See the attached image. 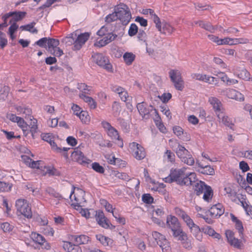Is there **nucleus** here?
Wrapping results in <instances>:
<instances>
[{"label": "nucleus", "mask_w": 252, "mask_h": 252, "mask_svg": "<svg viewBox=\"0 0 252 252\" xmlns=\"http://www.w3.org/2000/svg\"><path fill=\"white\" fill-rule=\"evenodd\" d=\"M9 89L7 87H4L2 90L0 91V100L4 101L7 98L9 94Z\"/></svg>", "instance_id": "de8ad7c7"}, {"label": "nucleus", "mask_w": 252, "mask_h": 252, "mask_svg": "<svg viewBox=\"0 0 252 252\" xmlns=\"http://www.w3.org/2000/svg\"><path fill=\"white\" fill-rule=\"evenodd\" d=\"M175 29L173 28L170 24L168 23H165L163 26L162 29L161 28V32L160 33H163L164 34L168 33L169 34H171L174 31Z\"/></svg>", "instance_id": "37998d69"}, {"label": "nucleus", "mask_w": 252, "mask_h": 252, "mask_svg": "<svg viewBox=\"0 0 252 252\" xmlns=\"http://www.w3.org/2000/svg\"><path fill=\"white\" fill-rule=\"evenodd\" d=\"M76 37L77 34L73 32L68 35V36L63 38L62 41L66 44V46H70L72 44L75 45V38Z\"/></svg>", "instance_id": "473e14b6"}, {"label": "nucleus", "mask_w": 252, "mask_h": 252, "mask_svg": "<svg viewBox=\"0 0 252 252\" xmlns=\"http://www.w3.org/2000/svg\"><path fill=\"white\" fill-rule=\"evenodd\" d=\"M186 168L183 167L180 169L171 168L169 175L165 178L164 181L166 183L176 182L179 185L182 183L183 176L185 174Z\"/></svg>", "instance_id": "39448f33"}, {"label": "nucleus", "mask_w": 252, "mask_h": 252, "mask_svg": "<svg viewBox=\"0 0 252 252\" xmlns=\"http://www.w3.org/2000/svg\"><path fill=\"white\" fill-rule=\"evenodd\" d=\"M10 189V187L8 184L0 181V191H6Z\"/></svg>", "instance_id": "0e129e2a"}, {"label": "nucleus", "mask_w": 252, "mask_h": 252, "mask_svg": "<svg viewBox=\"0 0 252 252\" xmlns=\"http://www.w3.org/2000/svg\"><path fill=\"white\" fill-rule=\"evenodd\" d=\"M31 237L34 242L40 245H44L45 243L46 245L47 244L44 237L38 233L32 232L31 235Z\"/></svg>", "instance_id": "2f4dec72"}, {"label": "nucleus", "mask_w": 252, "mask_h": 252, "mask_svg": "<svg viewBox=\"0 0 252 252\" xmlns=\"http://www.w3.org/2000/svg\"><path fill=\"white\" fill-rule=\"evenodd\" d=\"M60 42L58 39L55 38H48V41L47 46V50L51 54L57 56L61 57L63 55V50L58 47Z\"/></svg>", "instance_id": "6e6552de"}, {"label": "nucleus", "mask_w": 252, "mask_h": 252, "mask_svg": "<svg viewBox=\"0 0 252 252\" xmlns=\"http://www.w3.org/2000/svg\"><path fill=\"white\" fill-rule=\"evenodd\" d=\"M160 111L166 116L169 119H171L172 117L171 114L170 112L169 109L165 106H160Z\"/></svg>", "instance_id": "69168bd1"}, {"label": "nucleus", "mask_w": 252, "mask_h": 252, "mask_svg": "<svg viewBox=\"0 0 252 252\" xmlns=\"http://www.w3.org/2000/svg\"><path fill=\"white\" fill-rule=\"evenodd\" d=\"M221 114L222 115L221 117L217 116L220 121H221L226 126L232 128L233 124L231 122L230 119L226 116L225 111L222 112Z\"/></svg>", "instance_id": "72a5a7b5"}, {"label": "nucleus", "mask_w": 252, "mask_h": 252, "mask_svg": "<svg viewBox=\"0 0 252 252\" xmlns=\"http://www.w3.org/2000/svg\"><path fill=\"white\" fill-rule=\"evenodd\" d=\"M209 212L212 217L218 218L223 214L224 208L222 204L218 203L212 206Z\"/></svg>", "instance_id": "4be33fe9"}, {"label": "nucleus", "mask_w": 252, "mask_h": 252, "mask_svg": "<svg viewBox=\"0 0 252 252\" xmlns=\"http://www.w3.org/2000/svg\"><path fill=\"white\" fill-rule=\"evenodd\" d=\"M79 96L81 99L84 100V101H85L88 104L91 109H94L96 108V103L93 98L87 96L83 93L80 94H79Z\"/></svg>", "instance_id": "c756f323"}, {"label": "nucleus", "mask_w": 252, "mask_h": 252, "mask_svg": "<svg viewBox=\"0 0 252 252\" xmlns=\"http://www.w3.org/2000/svg\"><path fill=\"white\" fill-rule=\"evenodd\" d=\"M194 191L197 195H200L203 193V198L207 202L211 200L213 195V191L211 187L207 186L204 182L201 181L195 183Z\"/></svg>", "instance_id": "f03ea898"}, {"label": "nucleus", "mask_w": 252, "mask_h": 252, "mask_svg": "<svg viewBox=\"0 0 252 252\" xmlns=\"http://www.w3.org/2000/svg\"><path fill=\"white\" fill-rule=\"evenodd\" d=\"M63 247L66 252H82L81 247L78 244L75 245L70 242H64Z\"/></svg>", "instance_id": "a878e982"}, {"label": "nucleus", "mask_w": 252, "mask_h": 252, "mask_svg": "<svg viewBox=\"0 0 252 252\" xmlns=\"http://www.w3.org/2000/svg\"><path fill=\"white\" fill-rule=\"evenodd\" d=\"M14 14L12 15V18L10 21V23H16L23 19L26 15V12L15 11Z\"/></svg>", "instance_id": "c9c22d12"}, {"label": "nucleus", "mask_w": 252, "mask_h": 252, "mask_svg": "<svg viewBox=\"0 0 252 252\" xmlns=\"http://www.w3.org/2000/svg\"><path fill=\"white\" fill-rule=\"evenodd\" d=\"M7 44V40L6 38L5 34L2 32H0V46L3 48Z\"/></svg>", "instance_id": "5fc2aeb1"}, {"label": "nucleus", "mask_w": 252, "mask_h": 252, "mask_svg": "<svg viewBox=\"0 0 252 252\" xmlns=\"http://www.w3.org/2000/svg\"><path fill=\"white\" fill-rule=\"evenodd\" d=\"M0 228L3 232H7L12 231L13 228V226L11 225L9 223L5 222L0 224Z\"/></svg>", "instance_id": "49530a36"}, {"label": "nucleus", "mask_w": 252, "mask_h": 252, "mask_svg": "<svg viewBox=\"0 0 252 252\" xmlns=\"http://www.w3.org/2000/svg\"><path fill=\"white\" fill-rule=\"evenodd\" d=\"M209 102L213 106L217 116L221 117V113L225 111L224 108L220 101L216 97H210L209 98Z\"/></svg>", "instance_id": "2eb2a0df"}, {"label": "nucleus", "mask_w": 252, "mask_h": 252, "mask_svg": "<svg viewBox=\"0 0 252 252\" xmlns=\"http://www.w3.org/2000/svg\"><path fill=\"white\" fill-rule=\"evenodd\" d=\"M148 12H149V14L151 16V18L156 24L157 28L160 32H161V26L160 25V21L158 16L155 13L154 11L151 9H146L143 10V14H148Z\"/></svg>", "instance_id": "bb28decb"}, {"label": "nucleus", "mask_w": 252, "mask_h": 252, "mask_svg": "<svg viewBox=\"0 0 252 252\" xmlns=\"http://www.w3.org/2000/svg\"><path fill=\"white\" fill-rule=\"evenodd\" d=\"M190 232L195 237V238L199 241H201L202 240V234L201 233L202 230L197 225L194 224L190 227H189Z\"/></svg>", "instance_id": "cd10ccee"}, {"label": "nucleus", "mask_w": 252, "mask_h": 252, "mask_svg": "<svg viewBox=\"0 0 252 252\" xmlns=\"http://www.w3.org/2000/svg\"><path fill=\"white\" fill-rule=\"evenodd\" d=\"M118 19V15L116 13L115 9H114V12L111 14H109L105 17V22L107 23H110L114 22Z\"/></svg>", "instance_id": "c03bdc74"}, {"label": "nucleus", "mask_w": 252, "mask_h": 252, "mask_svg": "<svg viewBox=\"0 0 252 252\" xmlns=\"http://www.w3.org/2000/svg\"><path fill=\"white\" fill-rule=\"evenodd\" d=\"M226 93V96L229 98L235 99L240 101L244 100V95L235 90L227 88Z\"/></svg>", "instance_id": "5701e85b"}, {"label": "nucleus", "mask_w": 252, "mask_h": 252, "mask_svg": "<svg viewBox=\"0 0 252 252\" xmlns=\"http://www.w3.org/2000/svg\"><path fill=\"white\" fill-rule=\"evenodd\" d=\"M202 231L205 234H208L211 236L213 235L215 230L210 226H205L201 228Z\"/></svg>", "instance_id": "4d7b16f0"}, {"label": "nucleus", "mask_w": 252, "mask_h": 252, "mask_svg": "<svg viewBox=\"0 0 252 252\" xmlns=\"http://www.w3.org/2000/svg\"><path fill=\"white\" fill-rule=\"evenodd\" d=\"M172 95L170 93H164L159 98L160 100L164 103L167 102L171 98Z\"/></svg>", "instance_id": "e2e57ef3"}, {"label": "nucleus", "mask_w": 252, "mask_h": 252, "mask_svg": "<svg viewBox=\"0 0 252 252\" xmlns=\"http://www.w3.org/2000/svg\"><path fill=\"white\" fill-rule=\"evenodd\" d=\"M117 37V35L116 34H114L112 32H108L106 35H105L103 37L104 38L108 44L112 41L114 40Z\"/></svg>", "instance_id": "13d9d810"}, {"label": "nucleus", "mask_w": 252, "mask_h": 252, "mask_svg": "<svg viewBox=\"0 0 252 252\" xmlns=\"http://www.w3.org/2000/svg\"><path fill=\"white\" fill-rule=\"evenodd\" d=\"M137 108L140 115L144 118L149 119L151 113L153 112L154 109L152 105L148 106L144 102L138 103Z\"/></svg>", "instance_id": "ddd939ff"}, {"label": "nucleus", "mask_w": 252, "mask_h": 252, "mask_svg": "<svg viewBox=\"0 0 252 252\" xmlns=\"http://www.w3.org/2000/svg\"><path fill=\"white\" fill-rule=\"evenodd\" d=\"M22 158L25 160V162L29 164V166L32 168L40 169V167H41V166H40L41 161H33L31 158L26 156H22Z\"/></svg>", "instance_id": "7c9ffc66"}, {"label": "nucleus", "mask_w": 252, "mask_h": 252, "mask_svg": "<svg viewBox=\"0 0 252 252\" xmlns=\"http://www.w3.org/2000/svg\"><path fill=\"white\" fill-rule=\"evenodd\" d=\"M16 123H17L18 126L22 128L23 131L26 130L28 127V125L23 118L19 117Z\"/></svg>", "instance_id": "052dcab7"}, {"label": "nucleus", "mask_w": 252, "mask_h": 252, "mask_svg": "<svg viewBox=\"0 0 252 252\" xmlns=\"http://www.w3.org/2000/svg\"><path fill=\"white\" fill-rule=\"evenodd\" d=\"M41 137L43 140L48 142L50 144L52 149L57 152L61 153L62 151H67L70 149L65 147L62 149L58 147L54 141L52 140L53 137L50 133H43L41 134Z\"/></svg>", "instance_id": "f3484780"}, {"label": "nucleus", "mask_w": 252, "mask_h": 252, "mask_svg": "<svg viewBox=\"0 0 252 252\" xmlns=\"http://www.w3.org/2000/svg\"><path fill=\"white\" fill-rule=\"evenodd\" d=\"M75 240L78 245L85 244L88 243L90 241V238L88 236L85 235H80L75 236Z\"/></svg>", "instance_id": "4c0bfd02"}, {"label": "nucleus", "mask_w": 252, "mask_h": 252, "mask_svg": "<svg viewBox=\"0 0 252 252\" xmlns=\"http://www.w3.org/2000/svg\"><path fill=\"white\" fill-rule=\"evenodd\" d=\"M42 232L45 235L53 236L54 231L50 226L46 225L42 228Z\"/></svg>", "instance_id": "603ef678"}, {"label": "nucleus", "mask_w": 252, "mask_h": 252, "mask_svg": "<svg viewBox=\"0 0 252 252\" xmlns=\"http://www.w3.org/2000/svg\"><path fill=\"white\" fill-rule=\"evenodd\" d=\"M108 33V31L106 26H103L97 32V34L100 36H104Z\"/></svg>", "instance_id": "774afa93"}, {"label": "nucleus", "mask_w": 252, "mask_h": 252, "mask_svg": "<svg viewBox=\"0 0 252 252\" xmlns=\"http://www.w3.org/2000/svg\"><path fill=\"white\" fill-rule=\"evenodd\" d=\"M174 237H178V240L181 241L183 247L188 250H190L192 248V239L189 237L186 233L182 231L178 235Z\"/></svg>", "instance_id": "4468645a"}, {"label": "nucleus", "mask_w": 252, "mask_h": 252, "mask_svg": "<svg viewBox=\"0 0 252 252\" xmlns=\"http://www.w3.org/2000/svg\"><path fill=\"white\" fill-rule=\"evenodd\" d=\"M90 37V33L85 32L77 35L75 38V45L73 46L74 50H79L82 47L83 45L88 40Z\"/></svg>", "instance_id": "6ab92c4d"}, {"label": "nucleus", "mask_w": 252, "mask_h": 252, "mask_svg": "<svg viewBox=\"0 0 252 252\" xmlns=\"http://www.w3.org/2000/svg\"><path fill=\"white\" fill-rule=\"evenodd\" d=\"M176 153L184 163L189 165H192L194 163V160L192 155L184 146L179 144Z\"/></svg>", "instance_id": "20e7f679"}, {"label": "nucleus", "mask_w": 252, "mask_h": 252, "mask_svg": "<svg viewBox=\"0 0 252 252\" xmlns=\"http://www.w3.org/2000/svg\"><path fill=\"white\" fill-rule=\"evenodd\" d=\"M195 24H198V26L201 28H203L211 32H214L217 29V26H214L210 22H208L199 21L196 22Z\"/></svg>", "instance_id": "c85d7f7f"}, {"label": "nucleus", "mask_w": 252, "mask_h": 252, "mask_svg": "<svg viewBox=\"0 0 252 252\" xmlns=\"http://www.w3.org/2000/svg\"><path fill=\"white\" fill-rule=\"evenodd\" d=\"M16 110L18 115H22L25 117L27 116H30L32 113L31 109L26 107L17 106L16 107Z\"/></svg>", "instance_id": "e433bc0d"}, {"label": "nucleus", "mask_w": 252, "mask_h": 252, "mask_svg": "<svg viewBox=\"0 0 252 252\" xmlns=\"http://www.w3.org/2000/svg\"><path fill=\"white\" fill-rule=\"evenodd\" d=\"M196 164L199 167L197 171L203 174L213 175L215 174V170L213 167L210 165L203 164L202 162L197 160Z\"/></svg>", "instance_id": "412c9836"}, {"label": "nucleus", "mask_w": 252, "mask_h": 252, "mask_svg": "<svg viewBox=\"0 0 252 252\" xmlns=\"http://www.w3.org/2000/svg\"><path fill=\"white\" fill-rule=\"evenodd\" d=\"M115 11L119 19L124 25H127L131 18V15L127 6L122 3L115 7Z\"/></svg>", "instance_id": "7ed1b4c3"}, {"label": "nucleus", "mask_w": 252, "mask_h": 252, "mask_svg": "<svg viewBox=\"0 0 252 252\" xmlns=\"http://www.w3.org/2000/svg\"><path fill=\"white\" fill-rule=\"evenodd\" d=\"M152 236L157 242V244L161 248L163 252H169L170 246L168 241L166 239L165 236L157 231L153 232Z\"/></svg>", "instance_id": "1a4fd4ad"}, {"label": "nucleus", "mask_w": 252, "mask_h": 252, "mask_svg": "<svg viewBox=\"0 0 252 252\" xmlns=\"http://www.w3.org/2000/svg\"><path fill=\"white\" fill-rule=\"evenodd\" d=\"M163 158L164 159L166 160L168 162L173 163L175 161V156L170 150H166L164 153Z\"/></svg>", "instance_id": "79ce46f5"}, {"label": "nucleus", "mask_w": 252, "mask_h": 252, "mask_svg": "<svg viewBox=\"0 0 252 252\" xmlns=\"http://www.w3.org/2000/svg\"><path fill=\"white\" fill-rule=\"evenodd\" d=\"M142 201L146 203L151 204L153 203L154 198L150 194H144L142 196Z\"/></svg>", "instance_id": "bf43d9fd"}, {"label": "nucleus", "mask_w": 252, "mask_h": 252, "mask_svg": "<svg viewBox=\"0 0 252 252\" xmlns=\"http://www.w3.org/2000/svg\"><path fill=\"white\" fill-rule=\"evenodd\" d=\"M166 224L167 227L172 231L174 237L183 231L178 219L175 216H168L166 219Z\"/></svg>", "instance_id": "423d86ee"}, {"label": "nucleus", "mask_w": 252, "mask_h": 252, "mask_svg": "<svg viewBox=\"0 0 252 252\" xmlns=\"http://www.w3.org/2000/svg\"><path fill=\"white\" fill-rule=\"evenodd\" d=\"M228 243L231 246L237 249H240L242 246L241 241L236 238Z\"/></svg>", "instance_id": "6e6d98bb"}, {"label": "nucleus", "mask_w": 252, "mask_h": 252, "mask_svg": "<svg viewBox=\"0 0 252 252\" xmlns=\"http://www.w3.org/2000/svg\"><path fill=\"white\" fill-rule=\"evenodd\" d=\"M213 61L216 64L220 65L221 68H227V65L223 62V61L221 59L218 57H214L213 59Z\"/></svg>", "instance_id": "680f3d73"}, {"label": "nucleus", "mask_w": 252, "mask_h": 252, "mask_svg": "<svg viewBox=\"0 0 252 252\" xmlns=\"http://www.w3.org/2000/svg\"><path fill=\"white\" fill-rule=\"evenodd\" d=\"M138 32V27L135 24H131L128 32V35L130 36L135 35Z\"/></svg>", "instance_id": "3c124183"}, {"label": "nucleus", "mask_w": 252, "mask_h": 252, "mask_svg": "<svg viewBox=\"0 0 252 252\" xmlns=\"http://www.w3.org/2000/svg\"><path fill=\"white\" fill-rule=\"evenodd\" d=\"M173 130L175 134H176L179 138L183 139V140L185 141H189V136H188L187 135V137L186 138H184L183 137L184 136V133L183 132V129L182 127L179 126H175L173 127ZM185 134L187 135L186 133H185Z\"/></svg>", "instance_id": "f704fd0d"}, {"label": "nucleus", "mask_w": 252, "mask_h": 252, "mask_svg": "<svg viewBox=\"0 0 252 252\" xmlns=\"http://www.w3.org/2000/svg\"><path fill=\"white\" fill-rule=\"evenodd\" d=\"M95 220L97 223L102 227H107V222L109 220L105 217L104 213L101 210L96 211L95 215Z\"/></svg>", "instance_id": "b1692460"}, {"label": "nucleus", "mask_w": 252, "mask_h": 252, "mask_svg": "<svg viewBox=\"0 0 252 252\" xmlns=\"http://www.w3.org/2000/svg\"><path fill=\"white\" fill-rule=\"evenodd\" d=\"M94 62L99 66H101L109 71L112 70V66L109 63L108 58L102 54L95 53L92 56Z\"/></svg>", "instance_id": "9d476101"}, {"label": "nucleus", "mask_w": 252, "mask_h": 252, "mask_svg": "<svg viewBox=\"0 0 252 252\" xmlns=\"http://www.w3.org/2000/svg\"><path fill=\"white\" fill-rule=\"evenodd\" d=\"M46 191L50 195L53 196L55 198H57L59 200L62 198L61 195L59 193L57 192L54 189H52L51 188H47Z\"/></svg>", "instance_id": "09e8293b"}, {"label": "nucleus", "mask_w": 252, "mask_h": 252, "mask_svg": "<svg viewBox=\"0 0 252 252\" xmlns=\"http://www.w3.org/2000/svg\"><path fill=\"white\" fill-rule=\"evenodd\" d=\"M72 159L81 164L86 165L90 163L91 160L84 156L83 153L78 149H75L71 153Z\"/></svg>", "instance_id": "f8f14e48"}, {"label": "nucleus", "mask_w": 252, "mask_h": 252, "mask_svg": "<svg viewBox=\"0 0 252 252\" xmlns=\"http://www.w3.org/2000/svg\"><path fill=\"white\" fill-rule=\"evenodd\" d=\"M96 237L97 240H98L103 246H107L110 244L112 243V240L106 236L102 235H97Z\"/></svg>", "instance_id": "58836bf2"}, {"label": "nucleus", "mask_w": 252, "mask_h": 252, "mask_svg": "<svg viewBox=\"0 0 252 252\" xmlns=\"http://www.w3.org/2000/svg\"><path fill=\"white\" fill-rule=\"evenodd\" d=\"M169 75L175 88L178 90L182 91L184 85L180 72L178 70L172 69L169 72Z\"/></svg>", "instance_id": "0eeeda50"}, {"label": "nucleus", "mask_w": 252, "mask_h": 252, "mask_svg": "<svg viewBox=\"0 0 252 252\" xmlns=\"http://www.w3.org/2000/svg\"><path fill=\"white\" fill-rule=\"evenodd\" d=\"M48 38H49L47 37L42 38L38 41H37L35 43V44L41 47L45 48L46 49L48 41Z\"/></svg>", "instance_id": "8fccbe9b"}, {"label": "nucleus", "mask_w": 252, "mask_h": 252, "mask_svg": "<svg viewBox=\"0 0 252 252\" xmlns=\"http://www.w3.org/2000/svg\"><path fill=\"white\" fill-rule=\"evenodd\" d=\"M82 122L84 124H88L90 121V117L88 112L85 111H81L79 115L78 116Z\"/></svg>", "instance_id": "ea45409f"}, {"label": "nucleus", "mask_w": 252, "mask_h": 252, "mask_svg": "<svg viewBox=\"0 0 252 252\" xmlns=\"http://www.w3.org/2000/svg\"><path fill=\"white\" fill-rule=\"evenodd\" d=\"M232 70L234 74L238 77L246 81L250 80L251 75L244 67L234 65L233 67Z\"/></svg>", "instance_id": "dca6fc26"}, {"label": "nucleus", "mask_w": 252, "mask_h": 252, "mask_svg": "<svg viewBox=\"0 0 252 252\" xmlns=\"http://www.w3.org/2000/svg\"><path fill=\"white\" fill-rule=\"evenodd\" d=\"M90 88V87L89 86H87V85H86L85 84H84V83H81L80 84H79L78 87V88L79 89L84 91V92H83L82 93H83L85 94L89 93V92H90V89H89Z\"/></svg>", "instance_id": "338daca9"}, {"label": "nucleus", "mask_w": 252, "mask_h": 252, "mask_svg": "<svg viewBox=\"0 0 252 252\" xmlns=\"http://www.w3.org/2000/svg\"><path fill=\"white\" fill-rule=\"evenodd\" d=\"M175 213L177 215L183 219L189 228L192 225H194V223L193 220L185 211L181 210L180 208H175Z\"/></svg>", "instance_id": "aec40b11"}, {"label": "nucleus", "mask_w": 252, "mask_h": 252, "mask_svg": "<svg viewBox=\"0 0 252 252\" xmlns=\"http://www.w3.org/2000/svg\"><path fill=\"white\" fill-rule=\"evenodd\" d=\"M135 55L131 53L126 52L124 54L123 58L126 63L130 65L135 59Z\"/></svg>", "instance_id": "a19ab883"}, {"label": "nucleus", "mask_w": 252, "mask_h": 252, "mask_svg": "<svg viewBox=\"0 0 252 252\" xmlns=\"http://www.w3.org/2000/svg\"><path fill=\"white\" fill-rule=\"evenodd\" d=\"M92 167L94 171L99 173H103L104 172V168L97 162L93 163Z\"/></svg>", "instance_id": "864d4df0"}, {"label": "nucleus", "mask_w": 252, "mask_h": 252, "mask_svg": "<svg viewBox=\"0 0 252 252\" xmlns=\"http://www.w3.org/2000/svg\"><path fill=\"white\" fill-rule=\"evenodd\" d=\"M15 207L18 215H22L27 219L32 218L31 207L28 201L25 199H18L16 201Z\"/></svg>", "instance_id": "f257e3e1"}, {"label": "nucleus", "mask_w": 252, "mask_h": 252, "mask_svg": "<svg viewBox=\"0 0 252 252\" xmlns=\"http://www.w3.org/2000/svg\"><path fill=\"white\" fill-rule=\"evenodd\" d=\"M183 182L180 185H192L193 183H195L196 181V175L194 172L187 173L182 180Z\"/></svg>", "instance_id": "393cba45"}, {"label": "nucleus", "mask_w": 252, "mask_h": 252, "mask_svg": "<svg viewBox=\"0 0 252 252\" xmlns=\"http://www.w3.org/2000/svg\"><path fill=\"white\" fill-rule=\"evenodd\" d=\"M129 147L133 156L137 159L141 160L145 157L146 153L141 145L133 142L129 144Z\"/></svg>", "instance_id": "9b49d317"}, {"label": "nucleus", "mask_w": 252, "mask_h": 252, "mask_svg": "<svg viewBox=\"0 0 252 252\" xmlns=\"http://www.w3.org/2000/svg\"><path fill=\"white\" fill-rule=\"evenodd\" d=\"M102 126L106 131L108 135L112 139H119V135L118 131L113 127L109 123L103 121L101 123Z\"/></svg>", "instance_id": "a211bd4d"}, {"label": "nucleus", "mask_w": 252, "mask_h": 252, "mask_svg": "<svg viewBox=\"0 0 252 252\" xmlns=\"http://www.w3.org/2000/svg\"><path fill=\"white\" fill-rule=\"evenodd\" d=\"M203 79L201 81H203L205 83H207L209 84L213 85L214 84L215 81H218L214 77L207 75L206 74H203Z\"/></svg>", "instance_id": "a18cd8bd"}]
</instances>
